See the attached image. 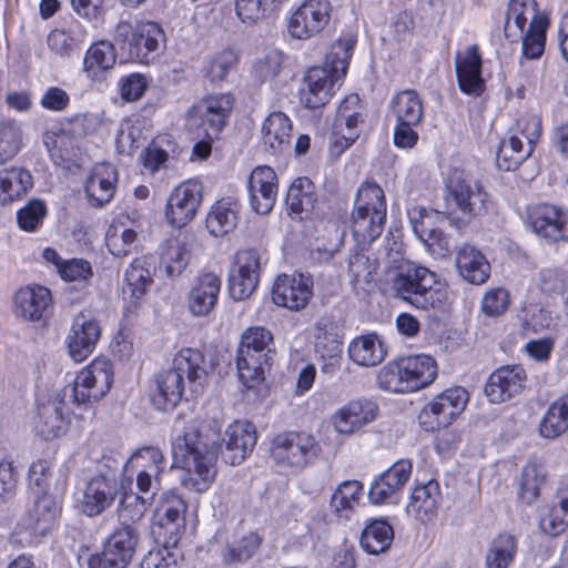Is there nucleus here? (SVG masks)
I'll list each match as a JSON object with an SVG mask.
<instances>
[{"label":"nucleus","instance_id":"1","mask_svg":"<svg viewBox=\"0 0 568 568\" xmlns=\"http://www.w3.org/2000/svg\"><path fill=\"white\" fill-rule=\"evenodd\" d=\"M175 422L172 453L176 463L187 471L183 485L195 493L206 491L216 476L219 452L230 465H240L252 453L256 440L255 426L248 420L231 423L221 439L217 420L192 419L180 428Z\"/></svg>","mask_w":568,"mask_h":568},{"label":"nucleus","instance_id":"2","mask_svg":"<svg viewBox=\"0 0 568 568\" xmlns=\"http://www.w3.org/2000/svg\"><path fill=\"white\" fill-rule=\"evenodd\" d=\"M207 375L203 354L195 348H183L173 358L172 368L160 373L156 377V390L152 402L158 409H173L182 399L185 390V378L191 393H197Z\"/></svg>","mask_w":568,"mask_h":568},{"label":"nucleus","instance_id":"3","mask_svg":"<svg viewBox=\"0 0 568 568\" xmlns=\"http://www.w3.org/2000/svg\"><path fill=\"white\" fill-rule=\"evenodd\" d=\"M392 288L398 298L417 310L443 314L449 308L446 284L427 267L414 263L402 266L392 281Z\"/></svg>","mask_w":568,"mask_h":568},{"label":"nucleus","instance_id":"4","mask_svg":"<svg viewBox=\"0 0 568 568\" xmlns=\"http://www.w3.org/2000/svg\"><path fill=\"white\" fill-rule=\"evenodd\" d=\"M387 207L383 189L376 183H364L357 191L352 213V233L361 245L374 242L383 232Z\"/></svg>","mask_w":568,"mask_h":568},{"label":"nucleus","instance_id":"5","mask_svg":"<svg viewBox=\"0 0 568 568\" xmlns=\"http://www.w3.org/2000/svg\"><path fill=\"white\" fill-rule=\"evenodd\" d=\"M273 349V334L267 328L253 326L242 334L236 366L239 377L247 388H253L264 379L265 367L270 366V354Z\"/></svg>","mask_w":568,"mask_h":568},{"label":"nucleus","instance_id":"6","mask_svg":"<svg viewBox=\"0 0 568 568\" xmlns=\"http://www.w3.org/2000/svg\"><path fill=\"white\" fill-rule=\"evenodd\" d=\"M113 377L112 363L108 358L97 357L83 367L61 393L73 407L87 409L109 393Z\"/></svg>","mask_w":568,"mask_h":568},{"label":"nucleus","instance_id":"7","mask_svg":"<svg viewBox=\"0 0 568 568\" xmlns=\"http://www.w3.org/2000/svg\"><path fill=\"white\" fill-rule=\"evenodd\" d=\"M115 42L125 52L130 60L149 64L158 55L161 45H164L163 29L153 21H145L131 26L120 22L115 29Z\"/></svg>","mask_w":568,"mask_h":568},{"label":"nucleus","instance_id":"8","mask_svg":"<svg viewBox=\"0 0 568 568\" xmlns=\"http://www.w3.org/2000/svg\"><path fill=\"white\" fill-rule=\"evenodd\" d=\"M166 469L162 450L154 446H145L135 450L123 466L124 484L131 488L133 479L140 494H156L161 488V476Z\"/></svg>","mask_w":568,"mask_h":568},{"label":"nucleus","instance_id":"9","mask_svg":"<svg viewBox=\"0 0 568 568\" xmlns=\"http://www.w3.org/2000/svg\"><path fill=\"white\" fill-rule=\"evenodd\" d=\"M321 454V444L307 432H285L277 434L271 446L275 463L301 469L314 462Z\"/></svg>","mask_w":568,"mask_h":568},{"label":"nucleus","instance_id":"10","mask_svg":"<svg viewBox=\"0 0 568 568\" xmlns=\"http://www.w3.org/2000/svg\"><path fill=\"white\" fill-rule=\"evenodd\" d=\"M234 98L230 93L206 97L187 111V125L201 130L210 141L217 139L233 109Z\"/></svg>","mask_w":568,"mask_h":568},{"label":"nucleus","instance_id":"11","mask_svg":"<svg viewBox=\"0 0 568 568\" xmlns=\"http://www.w3.org/2000/svg\"><path fill=\"white\" fill-rule=\"evenodd\" d=\"M487 193L481 184L462 172H454L446 183V206L452 212H460L468 219L485 210Z\"/></svg>","mask_w":568,"mask_h":568},{"label":"nucleus","instance_id":"12","mask_svg":"<svg viewBox=\"0 0 568 568\" xmlns=\"http://www.w3.org/2000/svg\"><path fill=\"white\" fill-rule=\"evenodd\" d=\"M114 474L98 473L88 478L80 488L78 498L82 513L89 517L102 514L121 491Z\"/></svg>","mask_w":568,"mask_h":568},{"label":"nucleus","instance_id":"13","mask_svg":"<svg viewBox=\"0 0 568 568\" xmlns=\"http://www.w3.org/2000/svg\"><path fill=\"white\" fill-rule=\"evenodd\" d=\"M138 532L134 527L124 525L116 528L105 540L101 554L92 556L90 568H126L135 551Z\"/></svg>","mask_w":568,"mask_h":568},{"label":"nucleus","instance_id":"14","mask_svg":"<svg viewBox=\"0 0 568 568\" xmlns=\"http://www.w3.org/2000/svg\"><path fill=\"white\" fill-rule=\"evenodd\" d=\"M264 255L254 248L239 251L229 275L231 296L236 301L247 298L256 290L260 282Z\"/></svg>","mask_w":568,"mask_h":568},{"label":"nucleus","instance_id":"15","mask_svg":"<svg viewBox=\"0 0 568 568\" xmlns=\"http://www.w3.org/2000/svg\"><path fill=\"white\" fill-rule=\"evenodd\" d=\"M359 102L357 94H351L341 102L329 140L333 154L339 155L358 138V124L363 121Z\"/></svg>","mask_w":568,"mask_h":568},{"label":"nucleus","instance_id":"16","mask_svg":"<svg viewBox=\"0 0 568 568\" xmlns=\"http://www.w3.org/2000/svg\"><path fill=\"white\" fill-rule=\"evenodd\" d=\"M202 201V185L187 180L176 186L169 196L165 217L174 227H182L193 220Z\"/></svg>","mask_w":568,"mask_h":568},{"label":"nucleus","instance_id":"17","mask_svg":"<svg viewBox=\"0 0 568 568\" xmlns=\"http://www.w3.org/2000/svg\"><path fill=\"white\" fill-rule=\"evenodd\" d=\"M343 78L327 68L313 67L306 72L300 89V99L304 106L317 109L325 105L341 87Z\"/></svg>","mask_w":568,"mask_h":568},{"label":"nucleus","instance_id":"18","mask_svg":"<svg viewBox=\"0 0 568 568\" xmlns=\"http://www.w3.org/2000/svg\"><path fill=\"white\" fill-rule=\"evenodd\" d=\"M412 469L413 465L407 459L393 464L372 483L368 490L369 501L374 505L397 504Z\"/></svg>","mask_w":568,"mask_h":568},{"label":"nucleus","instance_id":"19","mask_svg":"<svg viewBox=\"0 0 568 568\" xmlns=\"http://www.w3.org/2000/svg\"><path fill=\"white\" fill-rule=\"evenodd\" d=\"M331 2H302L292 13L287 29L298 40L318 34L331 20Z\"/></svg>","mask_w":568,"mask_h":568},{"label":"nucleus","instance_id":"20","mask_svg":"<svg viewBox=\"0 0 568 568\" xmlns=\"http://www.w3.org/2000/svg\"><path fill=\"white\" fill-rule=\"evenodd\" d=\"M378 405L369 398H356L341 406L332 416L334 429L341 435L351 436L376 420Z\"/></svg>","mask_w":568,"mask_h":568},{"label":"nucleus","instance_id":"21","mask_svg":"<svg viewBox=\"0 0 568 568\" xmlns=\"http://www.w3.org/2000/svg\"><path fill=\"white\" fill-rule=\"evenodd\" d=\"M313 282L301 273L281 274L272 287V301L275 305L290 311H301L312 297Z\"/></svg>","mask_w":568,"mask_h":568},{"label":"nucleus","instance_id":"22","mask_svg":"<svg viewBox=\"0 0 568 568\" xmlns=\"http://www.w3.org/2000/svg\"><path fill=\"white\" fill-rule=\"evenodd\" d=\"M527 375L519 365H506L494 371L485 385V395L494 404H500L519 395L525 388Z\"/></svg>","mask_w":568,"mask_h":568},{"label":"nucleus","instance_id":"23","mask_svg":"<svg viewBox=\"0 0 568 568\" xmlns=\"http://www.w3.org/2000/svg\"><path fill=\"white\" fill-rule=\"evenodd\" d=\"M468 393L463 387L448 388L435 396L424 408L420 419L432 417L430 428L447 427L465 409Z\"/></svg>","mask_w":568,"mask_h":568},{"label":"nucleus","instance_id":"24","mask_svg":"<svg viewBox=\"0 0 568 568\" xmlns=\"http://www.w3.org/2000/svg\"><path fill=\"white\" fill-rule=\"evenodd\" d=\"M100 336L99 322L90 314H78L67 336L71 358L78 363L84 361L94 351Z\"/></svg>","mask_w":568,"mask_h":568},{"label":"nucleus","instance_id":"25","mask_svg":"<svg viewBox=\"0 0 568 568\" xmlns=\"http://www.w3.org/2000/svg\"><path fill=\"white\" fill-rule=\"evenodd\" d=\"M528 224L539 236L561 241L568 239V213L550 204H539L528 210Z\"/></svg>","mask_w":568,"mask_h":568},{"label":"nucleus","instance_id":"26","mask_svg":"<svg viewBox=\"0 0 568 568\" xmlns=\"http://www.w3.org/2000/svg\"><path fill=\"white\" fill-rule=\"evenodd\" d=\"M72 407L61 392L53 399L40 405L34 417L38 434L47 440L60 436L67 428Z\"/></svg>","mask_w":568,"mask_h":568},{"label":"nucleus","instance_id":"27","mask_svg":"<svg viewBox=\"0 0 568 568\" xmlns=\"http://www.w3.org/2000/svg\"><path fill=\"white\" fill-rule=\"evenodd\" d=\"M247 190L252 209L258 214L272 211L277 196V176L267 165L255 168L248 179Z\"/></svg>","mask_w":568,"mask_h":568},{"label":"nucleus","instance_id":"28","mask_svg":"<svg viewBox=\"0 0 568 568\" xmlns=\"http://www.w3.org/2000/svg\"><path fill=\"white\" fill-rule=\"evenodd\" d=\"M118 171L110 163H97L84 183V192L91 206L102 207L110 203L116 191Z\"/></svg>","mask_w":568,"mask_h":568},{"label":"nucleus","instance_id":"29","mask_svg":"<svg viewBox=\"0 0 568 568\" xmlns=\"http://www.w3.org/2000/svg\"><path fill=\"white\" fill-rule=\"evenodd\" d=\"M222 287L220 275L202 272L195 278L187 297L190 312L195 316H206L216 306Z\"/></svg>","mask_w":568,"mask_h":568},{"label":"nucleus","instance_id":"30","mask_svg":"<svg viewBox=\"0 0 568 568\" xmlns=\"http://www.w3.org/2000/svg\"><path fill=\"white\" fill-rule=\"evenodd\" d=\"M456 73L462 92L478 97L484 92L481 78V57L476 45L469 47L464 54L456 57Z\"/></svg>","mask_w":568,"mask_h":568},{"label":"nucleus","instance_id":"31","mask_svg":"<svg viewBox=\"0 0 568 568\" xmlns=\"http://www.w3.org/2000/svg\"><path fill=\"white\" fill-rule=\"evenodd\" d=\"M442 501L439 483L430 479L425 484L417 485L410 495L407 505L408 515L425 523L432 520L436 515Z\"/></svg>","mask_w":568,"mask_h":568},{"label":"nucleus","instance_id":"32","mask_svg":"<svg viewBox=\"0 0 568 568\" xmlns=\"http://www.w3.org/2000/svg\"><path fill=\"white\" fill-rule=\"evenodd\" d=\"M456 268L466 282L481 285L490 276V264L486 256L476 247L464 244L456 252Z\"/></svg>","mask_w":568,"mask_h":568},{"label":"nucleus","instance_id":"33","mask_svg":"<svg viewBox=\"0 0 568 568\" xmlns=\"http://www.w3.org/2000/svg\"><path fill=\"white\" fill-rule=\"evenodd\" d=\"M60 510L59 503L43 493L29 509L24 519L26 528L36 536H45L55 527Z\"/></svg>","mask_w":568,"mask_h":568},{"label":"nucleus","instance_id":"34","mask_svg":"<svg viewBox=\"0 0 568 568\" xmlns=\"http://www.w3.org/2000/svg\"><path fill=\"white\" fill-rule=\"evenodd\" d=\"M263 145L273 154H280L291 146L292 121L281 112L270 113L261 128Z\"/></svg>","mask_w":568,"mask_h":568},{"label":"nucleus","instance_id":"35","mask_svg":"<svg viewBox=\"0 0 568 568\" xmlns=\"http://www.w3.org/2000/svg\"><path fill=\"white\" fill-rule=\"evenodd\" d=\"M51 292L42 285H29L20 288L14 295V312L17 315L38 321L51 303Z\"/></svg>","mask_w":568,"mask_h":568},{"label":"nucleus","instance_id":"36","mask_svg":"<svg viewBox=\"0 0 568 568\" xmlns=\"http://www.w3.org/2000/svg\"><path fill=\"white\" fill-rule=\"evenodd\" d=\"M399 361L409 393L428 386L437 376V366L430 356L416 355Z\"/></svg>","mask_w":568,"mask_h":568},{"label":"nucleus","instance_id":"37","mask_svg":"<svg viewBox=\"0 0 568 568\" xmlns=\"http://www.w3.org/2000/svg\"><path fill=\"white\" fill-rule=\"evenodd\" d=\"M240 204L231 199H222L214 203L206 216L209 232L216 236H224L233 231L237 224Z\"/></svg>","mask_w":568,"mask_h":568},{"label":"nucleus","instance_id":"38","mask_svg":"<svg viewBox=\"0 0 568 568\" xmlns=\"http://www.w3.org/2000/svg\"><path fill=\"white\" fill-rule=\"evenodd\" d=\"M186 504L173 491L162 495L155 510V519L160 527L166 529L170 535L179 534L184 526Z\"/></svg>","mask_w":568,"mask_h":568},{"label":"nucleus","instance_id":"39","mask_svg":"<svg viewBox=\"0 0 568 568\" xmlns=\"http://www.w3.org/2000/svg\"><path fill=\"white\" fill-rule=\"evenodd\" d=\"M316 201L315 185L308 178L301 176L292 182L286 195L290 214L302 220L314 211Z\"/></svg>","mask_w":568,"mask_h":568},{"label":"nucleus","instance_id":"40","mask_svg":"<svg viewBox=\"0 0 568 568\" xmlns=\"http://www.w3.org/2000/svg\"><path fill=\"white\" fill-rule=\"evenodd\" d=\"M348 356L357 365L372 367L386 356V349L379 337L372 333L355 337L348 345Z\"/></svg>","mask_w":568,"mask_h":568},{"label":"nucleus","instance_id":"41","mask_svg":"<svg viewBox=\"0 0 568 568\" xmlns=\"http://www.w3.org/2000/svg\"><path fill=\"white\" fill-rule=\"evenodd\" d=\"M356 42L357 32L353 28H349L329 47L322 68H327L331 72L344 79Z\"/></svg>","mask_w":568,"mask_h":568},{"label":"nucleus","instance_id":"42","mask_svg":"<svg viewBox=\"0 0 568 568\" xmlns=\"http://www.w3.org/2000/svg\"><path fill=\"white\" fill-rule=\"evenodd\" d=\"M191 260V248L186 242L178 239L165 241L160 247V267L170 278L180 276Z\"/></svg>","mask_w":568,"mask_h":568},{"label":"nucleus","instance_id":"43","mask_svg":"<svg viewBox=\"0 0 568 568\" xmlns=\"http://www.w3.org/2000/svg\"><path fill=\"white\" fill-rule=\"evenodd\" d=\"M124 281L131 298L141 300L153 284V264L150 258H134L125 270Z\"/></svg>","mask_w":568,"mask_h":568},{"label":"nucleus","instance_id":"44","mask_svg":"<svg viewBox=\"0 0 568 568\" xmlns=\"http://www.w3.org/2000/svg\"><path fill=\"white\" fill-rule=\"evenodd\" d=\"M389 105L396 122L419 124L423 120V101L415 90H403L396 93Z\"/></svg>","mask_w":568,"mask_h":568},{"label":"nucleus","instance_id":"45","mask_svg":"<svg viewBox=\"0 0 568 568\" xmlns=\"http://www.w3.org/2000/svg\"><path fill=\"white\" fill-rule=\"evenodd\" d=\"M531 145L523 138L508 131V136L500 142L496 162L500 170H516L532 153Z\"/></svg>","mask_w":568,"mask_h":568},{"label":"nucleus","instance_id":"46","mask_svg":"<svg viewBox=\"0 0 568 568\" xmlns=\"http://www.w3.org/2000/svg\"><path fill=\"white\" fill-rule=\"evenodd\" d=\"M32 186V175L23 168H11L0 171V204L20 199Z\"/></svg>","mask_w":568,"mask_h":568},{"label":"nucleus","instance_id":"47","mask_svg":"<svg viewBox=\"0 0 568 568\" xmlns=\"http://www.w3.org/2000/svg\"><path fill=\"white\" fill-rule=\"evenodd\" d=\"M540 530L551 537L559 536L568 528V496L544 505L539 510Z\"/></svg>","mask_w":568,"mask_h":568},{"label":"nucleus","instance_id":"48","mask_svg":"<svg viewBox=\"0 0 568 568\" xmlns=\"http://www.w3.org/2000/svg\"><path fill=\"white\" fill-rule=\"evenodd\" d=\"M148 140L145 121L138 116L124 119L120 123L115 144L120 154L131 155Z\"/></svg>","mask_w":568,"mask_h":568},{"label":"nucleus","instance_id":"49","mask_svg":"<svg viewBox=\"0 0 568 568\" xmlns=\"http://www.w3.org/2000/svg\"><path fill=\"white\" fill-rule=\"evenodd\" d=\"M115 59L114 45L109 41H98L87 50L83 70L89 78L100 79L103 72L113 68Z\"/></svg>","mask_w":568,"mask_h":568},{"label":"nucleus","instance_id":"50","mask_svg":"<svg viewBox=\"0 0 568 568\" xmlns=\"http://www.w3.org/2000/svg\"><path fill=\"white\" fill-rule=\"evenodd\" d=\"M363 484L358 480H345L332 495L329 507L339 518L348 519L363 496Z\"/></svg>","mask_w":568,"mask_h":568},{"label":"nucleus","instance_id":"51","mask_svg":"<svg viewBox=\"0 0 568 568\" xmlns=\"http://www.w3.org/2000/svg\"><path fill=\"white\" fill-rule=\"evenodd\" d=\"M394 539L392 526L385 520H373L361 536L362 548L372 555H378L387 550Z\"/></svg>","mask_w":568,"mask_h":568},{"label":"nucleus","instance_id":"52","mask_svg":"<svg viewBox=\"0 0 568 568\" xmlns=\"http://www.w3.org/2000/svg\"><path fill=\"white\" fill-rule=\"evenodd\" d=\"M548 26V14L535 12L529 29L523 38L521 49L525 58L538 59L544 53Z\"/></svg>","mask_w":568,"mask_h":568},{"label":"nucleus","instance_id":"53","mask_svg":"<svg viewBox=\"0 0 568 568\" xmlns=\"http://www.w3.org/2000/svg\"><path fill=\"white\" fill-rule=\"evenodd\" d=\"M568 429V395L554 402L539 425L545 438H556Z\"/></svg>","mask_w":568,"mask_h":568},{"label":"nucleus","instance_id":"54","mask_svg":"<svg viewBox=\"0 0 568 568\" xmlns=\"http://www.w3.org/2000/svg\"><path fill=\"white\" fill-rule=\"evenodd\" d=\"M517 552V540L510 534H499L496 536L486 554L487 568H508L515 559Z\"/></svg>","mask_w":568,"mask_h":568},{"label":"nucleus","instance_id":"55","mask_svg":"<svg viewBox=\"0 0 568 568\" xmlns=\"http://www.w3.org/2000/svg\"><path fill=\"white\" fill-rule=\"evenodd\" d=\"M546 471L544 466L535 460L529 462L521 471L519 483V498L531 505L540 495V488L545 484Z\"/></svg>","mask_w":568,"mask_h":568},{"label":"nucleus","instance_id":"56","mask_svg":"<svg viewBox=\"0 0 568 568\" xmlns=\"http://www.w3.org/2000/svg\"><path fill=\"white\" fill-rule=\"evenodd\" d=\"M126 486L124 484V489H121L119 516L124 523H136L143 518L148 506L151 505L156 494L139 495L138 491H126Z\"/></svg>","mask_w":568,"mask_h":568},{"label":"nucleus","instance_id":"57","mask_svg":"<svg viewBox=\"0 0 568 568\" xmlns=\"http://www.w3.org/2000/svg\"><path fill=\"white\" fill-rule=\"evenodd\" d=\"M262 542V538L256 532H248L241 538L229 544L223 551L225 561H246L255 555Z\"/></svg>","mask_w":568,"mask_h":568},{"label":"nucleus","instance_id":"58","mask_svg":"<svg viewBox=\"0 0 568 568\" xmlns=\"http://www.w3.org/2000/svg\"><path fill=\"white\" fill-rule=\"evenodd\" d=\"M378 263L371 258L364 251H356L349 256L348 276L354 285L368 284L372 282Z\"/></svg>","mask_w":568,"mask_h":568},{"label":"nucleus","instance_id":"59","mask_svg":"<svg viewBox=\"0 0 568 568\" xmlns=\"http://www.w3.org/2000/svg\"><path fill=\"white\" fill-rule=\"evenodd\" d=\"M377 384L379 388L390 393H409L399 359L389 362L379 369Z\"/></svg>","mask_w":568,"mask_h":568},{"label":"nucleus","instance_id":"60","mask_svg":"<svg viewBox=\"0 0 568 568\" xmlns=\"http://www.w3.org/2000/svg\"><path fill=\"white\" fill-rule=\"evenodd\" d=\"M237 53L233 49H225L213 55L205 69V77L213 83L223 81L236 65Z\"/></svg>","mask_w":568,"mask_h":568},{"label":"nucleus","instance_id":"61","mask_svg":"<svg viewBox=\"0 0 568 568\" xmlns=\"http://www.w3.org/2000/svg\"><path fill=\"white\" fill-rule=\"evenodd\" d=\"M105 243L112 255L123 257L135 248L136 233L131 229H123L119 232L118 227H110L106 232Z\"/></svg>","mask_w":568,"mask_h":568},{"label":"nucleus","instance_id":"62","mask_svg":"<svg viewBox=\"0 0 568 568\" xmlns=\"http://www.w3.org/2000/svg\"><path fill=\"white\" fill-rule=\"evenodd\" d=\"M21 132L11 121L0 122V164L12 159L20 149Z\"/></svg>","mask_w":568,"mask_h":568},{"label":"nucleus","instance_id":"63","mask_svg":"<svg viewBox=\"0 0 568 568\" xmlns=\"http://www.w3.org/2000/svg\"><path fill=\"white\" fill-rule=\"evenodd\" d=\"M47 215V206L40 200H32L17 213L18 225L26 232L37 231Z\"/></svg>","mask_w":568,"mask_h":568},{"label":"nucleus","instance_id":"64","mask_svg":"<svg viewBox=\"0 0 568 568\" xmlns=\"http://www.w3.org/2000/svg\"><path fill=\"white\" fill-rule=\"evenodd\" d=\"M43 144L55 163L69 161L73 154V143L71 138L62 132H47L43 135Z\"/></svg>","mask_w":568,"mask_h":568}]
</instances>
